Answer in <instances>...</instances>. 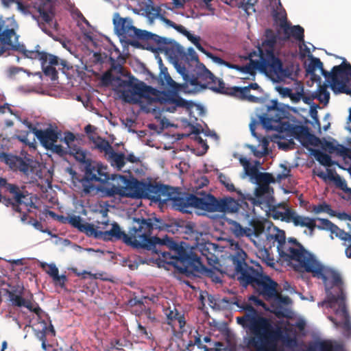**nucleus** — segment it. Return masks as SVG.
<instances>
[{
    "instance_id": "dca6fc26",
    "label": "nucleus",
    "mask_w": 351,
    "mask_h": 351,
    "mask_svg": "<svg viewBox=\"0 0 351 351\" xmlns=\"http://www.w3.org/2000/svg\"><path fill=\"white\" fill-rule=\"evenodd\" d=\"M114 29L119 36L125 38H138L143 41H148L152 38V33L146 30L137 29L132 25L130 19H114Z\"/></svg>"
},
{
    "instance_id": "412c9836",
    "label": "nucleus",
    "mask_w": 351,
    "mask_h": 351,
    "mask_svg": "<svg viewBox=\"0 0 351 351\" xmlns=\"http://www.w3.org/2000/svg\"><path fill=\"white\" fill-rule=\"evenodd\" d=\"M238 195L245 201H250L254 206H264L270 208L274 203L273 188L262 190L261 186H258L255 189L254 197L250 193H243L241 191H238Z\"/></svg>"
},
{
    "instance_id": "58836bf2",
    "label": "nucleus",
    "mask_w": 351,
    "mask_h": 351,
    "mask_svg": "<svg viewBox=\"0 0 351 351\" xmlns=\"http://www.w3.org/2000/svg\"><path fill=\"white\" fill-rule=\"evenodd\" d=\"M258 183V186H261L262 190L272 188L269 184L275 182L276 179L274 178L272 174L269 173H261L259 172L258 176L256 178Z\"/></svg>"
},
{
    "instance_id": "0e129e2a",
    "label": "nucleus",
    "mask_w": 351,
    "mask_h": 351,
    "mask_svg": "<svg viewBox=\"0 0 351 351\" xmlns=\"http://www.w3.org/2000/svg\"><path fill=\"white\" fill-rule=\"evenodd\" d=\"M40 339L42 341L41 347L45 351H51V349H55L51 345L47 344V339L45 332H40Z\"/></svg>"
},
{
    "instance_id": "0eeeda50",
    "label": "nucleus",
    "mask_w": 351,
    "mask_h": 351,
    "mask_svg": "<svg viewBox=\"0 0 351 351\" xmlns=\"http://www.w3.org/2000/svg\"><path fill=\"white\" fill-rule=\"evenodd\" d=\"M129 188L132 191V195L137 197H144L154 202H166L171 200L173 206L177 210L184 213H191V211L185 208V199H189V194L186 193L182 195L176 194L171 186L158 183L156 181L134 180L129 184Z\"/></svg>"
},
{
    "instance_id": "a18cd8bd",
    "label": "nucleus",
    "mask_w": 351,
    "mask_h": 351,
    "mask_svg": "<svg viewBox=\"0 0 351 351\" xmlns=\"http://www.w3.org/2000/svg\"><path fill=\"white\" fill-rule=\"evenodd\" d=\"M328 178L329 180L333 181L335 185L344 192L351 193V189L348 188L346 182L345 180L342 179L339 174H334L332 172L330 171Z\"/></svg>"
},
{
    "instance_id": "1a4fd4ad",
    "label": "nucleus",
    "mask_w": 351,
    "mask_h": 351,
    "mask_svg": "<svg viewBox=\"0 0 351 351\" xmlns=\"http://www.w3.org/2000/svg\"><path fill=\"white\" fill-rule=\"evenodd\" d=\"M276 40L265 38L261 47H258L260 53V70L265 73L274 82H280L285 78H291L293 65L283 66L282 61L274 54Z\"/></svg>"
},
{
    "instance_id": "6e6d98bb",
    "label": "nucleus",
    "mask_w": 351,
    "mask_h": 351,
    "mask_svg": "<svg viewBox=\"0 0 351 351\" xmlns=\"http://www.w3.org/2000/svg\"><path fill=\"white\" fill-rule=\"evenodd\" d=\"M276 90L283 97H291L293 100H299V98H294L291 89L288 87L277 86Z\"/></svg>"
},
{
    "instance_id": "b1692460",
    "label": "nucleus",
    "mask_w": 351,
    "mask_h": 351,
    "mask_svg": "<svg viewBox=\"0 0 351 351\" xmlns=\"http://www.w3.org/2000/svg\"><path fill=\"white\" fill-rule=\"evenodd\" d=\"M280 28L283 30V40H287L293 37L295 40L302 43L306 52L310 53V49L304 45V29L300 25H291L287 20L286 16H283L280 19Z\"/></svg>"
},
{
    "instance_id": "4c0bfd02",
    "label": "nucleus",
    "mask_w": 351,
    "mask_h": 351,
    "mask_svg": "<svg viewBox=\"0 0 351 351\" xmlns=\"http://www.w3.org/2000/svg\"><path fill=\"white\" fill-rule=\"evenodd\" d=\"M89 139L94 143L95 147L106 156L113 148L109 142L99 136H89Z\"/></svg>"
},
{
    "instance_id": "774afa93",
    "label": "nucleus",
    "mask_w": 351,
    "mask_h": 351,
    "mask_svg": "<svg viewBox=\"0 0 351 351\" xmlns=\"http://www.w3.org/2000/svg\"><path fill=\"white\" fill-rule=\"evenodd\" d=\"M22 69L17 66H10L8 70V75L10 77H12L15 75L18 74Z\"/></svg>"
},
{
    "instance_id": "72a5a7b5",
    "label": "nucleus",
    "mask_w": 351,
    "mask_h": 351,
    "mask_svg": "<svg viewBox=\"0 0 351 351\" xmlns=\"http://www.w3.org/2000/svg\"><path fill=\"white\" fill-rule=\"evenodd\" d=\"M159 81L162 86H166L174 91H178L180 88V84L176 83L170 76L167 68L162 64L160 65Z\"/></svg>"
},
{
    "instance_id": "a878e982",
    "label": "nucleus",
    "mask_w": 351,
    "mask_h": 351,
    "mask_svg": "<svg viewBox=\"0 0 351 351\" xmlns=\"http://www.w3.org/2000/svg\"><path fill=\"white\" fill-rule=\"evenodd\" d=\"M211 75L210 79L202 81L199 78L198 79L197 84L191 85L194 86V89L197 90L209 88L217 93L234 96V93H233V87L226 88L223 80L217 78L212 73Z\"/></svg>"
},
{
    "instance_id": "cd10ccee",
    "label": "nucleus",
    "mask_w": 351,
    "mask_h": 351,
    "mask_svg": "<svg viewBox=\"0 0 351 351\" xmlns=\"http://www.w3.org/2000/svg\"><path fill=\"white\" fill-rule=\"evenodd\" d=\"M158 230L165 231L172 234L185 232L187 234L194 233V226L191 223L185 224L184 221L167 223L160 218H157Z\"/></svg>"
},
{
    "instance_id": "c756f323",
    "label": "nucleus",
    "mask_w": 351,
    "mask_h": 351,
    "mask_svg": "<svg viewBox=\"0 0 351 351\" xmlns=\"http://www.w3.org/2000/svg\"><path fill=\"white\" fill-rule=\"evenodd\" d=\"M286 239L285 233L283 230H279L277 228H274L272 232H269L266 233L265 238L263 241H259L258 243V247H268L271 248L275 245V243H277V245H280V243L284 242V240Z\"/></svg>"
},
{
    "instance_id": "3c124183",
    "label": "nucleus",
    "mask_w": 351,
    "mask_h": 351,
    "mask_svg": "<svg viewBox=\"0 0 351 351\" xmlns=\"http://www.w3.org/2000/svg\"><path fill=\"white\" fill-rule=\"evenodd\" d=\"M220 182L225 186L226 189L230 192H237L238 194V191H240L239 190H237L234 187V185L228 178H227L223 174H220L219 176Z\"/></svg>"
},
{
    "instance_id": "e433bc0d",
    "label": "nucleus",
    "mask_w": 351,
    "mask_h": 351,
    "mask_svg": "<svg viewBox=\"0 0 351 351\" xmlns=\"http://www.w3.org/2000/svg\"><path fill=\"white\" fill-rule=\"evenodd\" d=\"M106 157L110 165L118 170H121L125 164V154L123 153H117L113 149Z\"/></svg>"
},
{
    "instance_id": "9b49d317",
    "label": "nucleus",
    "mask_w": 351,
    "mask_h": 351,
    "mask_svg": "<svg viewBox=\"0 0 351 351\" xmlns=\"http://www.w3.org/2000/svg\"><path fill=\"white\" fill-rule=\"evenodd\" d=\"M319 69L322 75L330 83L332 89L337 87L343 88L351 78V64L344 59L343 62L332 67L330 72L325 70L323 63L318 58L310 56V62L306 68V72L315 81H320L321 77L315 74L316 69Z\"/></svg>"
},
{
    "instance_id": "ddd939ff",
    "label": "nucleus",
    "mask_w": 351,
    "mask_h": 351,
    "mask_svg": "<svg viewBox=\"0 0 351 351\" xmlns=\"http://www.w3.org/2000/svg\"><path fill=\"white\" fill-rule=\"evenodd\" d=\"M18 28L14 17L3 19L0 16V56L9 50L19 53L23 49L25 45L19 42Z\"/></svg>"
},
{
    "instance_id": "473e14b6",
    "label": "nucleus",
    "mask_w": 351,
    "mask_h": 351,
    "mask_svg": "<svg viewBox=\"0 0 351 351\" xmlns=\"http://www.w3.org/2000/svg\"><path fill=\"white\" fill-rule=\"evenodd\" d=\"M269 208L270 215L274 219H280L282 221L289 223V219L293 210L289 208L285 203H280L277 206H271Z\"/></svg>"
},
{
    "instance_id": "6e6552de",
    "label": "nucleus",
    "mask_w": 351,
    "mask_h": 351,
    "mask_svg": "<svg viewBox=\"0 0 351 351\" xmlns=\"http://www.w3.org/2000/svg\"><path fill=\"white\" fill-rule=\"evenodd\" d=\"M306 271L311 273L313 276L321 278L325 286L326 300L321 304L328 308H335L337 303L346 301L343 290V282L339 273L334 270H325L323 266L314 258Z\"/></svg>"
},
{
    "instance_id": "f257e3e1",
    "label": "nucleus",
    "mask_w": 351,
    "mask_h": 351,
    "mask_svg": "<svg viewBox=\"0 0 351 351\" xmlns=\"http://www.w3.org/2000/svg\"><path fill=\"white\" fill-rule=\"evenodd\" d=\"M157 217H134L128 233L122 230L118 223L114 221L108 230V241H121L127 246L136 250L155 251L157 245H166L178 255L182 247L168 236L160 238L154 232L158 230Z\"/></svg>"
},
{
    "instance_id": "4468645a",
    "label": "nucleus",
    "mask_w": 351,
    "mask_h": 351,
    "mask_svg": "<svg viewBox=\"0 0 351 351\" xmlns=\"http://www.w3.org/2000/svg\"><path fill=\"white\" fill-rule=\"evenodd\" d=\"M294 244L297 245V247H293L291 243L286 242L285 239L283 243L277 245L279 256L285 261H297L300 267L306 271L315 257L306 251L296 239H294Z\"/></svg>"
},
{
    "instance_id": "c03bdc74",
    "label": "nucleus",
    "mask_w": 351,
    "mask_h": 351,
    "mask_svg": "<svg viewBox=\"0 0 351 351\" xmlns=\"http://www.w3.org/2000/svg\"><path fill=\"white\" fill-rule=\"evenodd\" d=\"M311 154L321 165L326 167L332 165V159L328 154L319 149H311Z\"/></svg>"
},
{
    "instance_id": "c9c22d12",
    "label": "nucleus",
    "mask_w": 351,
    "mask_h": 351,
    "mask_svg": "<svg viewBox=\"0 0 351 351\" xmlns=\"http://www.w3.org/2000/svg\"><path fill=\"white\" fill-rule=\"evenodd\" d=\"M190 340L186 345V350L188 351H191V348L194 346H197L198 348L203 349L204 351H217V350L215 348H209L206 346L202 344L201 340V335L199 334L197 330H195L194 332H190Z\"/></svg>"
},
{
    "instance_id": "603ef678",
    "label": "nucleus",
    "mask_w": 351,
    "mask_h": 351,
    "mask_svg": "<svg viewBox=\"0 0 351 351\" xmlns=\"http://www.w3.org/2000/svg\"><path fill=\"white\" fill-rule=\"evenodd\" d=\"M186 37L188 38L189 40H190L195 47L196 48L201 52L206 53V51L204 48L200 44V37L194 36L190 32H189Z\"/></svg>"
},
{
    "instance_id": "09e8293b",
    "label": "nucleus",
    "mask_w": 351,
    "mask_h": 351,
    "mask_svg": "<svg viewBox=\"0 0 351 351\" xmlns=\"http://www.w3.org/2000/svg\"><path fill=\"white\" fill-rule=\"evenodd\" d=\"M162 21L167 25L169 27H173L176 30H177L178 32L181 33L184 36H186V34L189 32L187 31L185 27L181 25H177L173 21H171L170 19H168L165 17L162 16L161 17Z\"/></svg>"
},
{
    "instance_id": "052dcab7",
    "label": "nucleus",
    "mask_w": 351,
    "mask_h": 351,
    "mask_svg": "<svg viewBox=\"0 0 351 351\" xmlns=\"http://www.w3.org/2000/svg\"><path fill=\"white\" fill-rule=\"evenodd\" d=\"M245 171V173L252 177L254 178L255 179L258 176V174L259 173V171L258 169L255 167L250 164L246 167L244 168Z\"/></svg>"
},
{
    "instance_id": "bf43d9fd",
    "label": "nucleus",
    "mask_w": 351,
    "mask_h": 351,
    "mask_svg": "<svg viewBox=\"0 0 351 351\" xmlns=\"http://www.w3.org/2000/svg\"><path fill=\"white\" fill-rule=\"evenodd\" d=\"M171 102L172 104H176L179 107H184L186 108H189L191 107V104L188 101L180 97H173L171 99Z\"/></svg>"
},
{
    "instance_id": "aec40b11",
    "label": "nucleus",
    "mask_w": 351,
    "mask_h": 351,
    "mask_svg": "<svg viewBox=\"0 0 351 351\" xmlns=\"http://www.w3.org/2000/svg\"><path fill=\"white\" fill-rule=\"evenodd\" d=\"M280 130L281 131L289 133L304 146L308 145H317V142L319 141L317 137L309 132L308 128L306 126L293 125L287 121L282 124Z\"/></svg>"
},
{
    "instance_id": "2f4dec72",
    "label": "nucleus",
    "mask_w": 351,
    "mask_h": 351,
    "mask_svg": "<svg viewBox=\"0 0 351 351\" xmlns=\"http://www.w3.org/2000/svg\"><path fill=\"white\" fill-rule=\"evenodd\" d=\"M251 89L262 90L257 83H251L248 86L244 87L234 86L233 93H234V96L241 99H245L252 103H258L261 99L250 95V91Z\"/></svg>"
},
{
    "instance_id": "423d86ee",
    "label": "nucleus",
    "mask_w": 351,
    "mask_h": 351,
    "mask_svg": "<svg viewBox=\"0 0 351 351\" xmlns=\"http://www.w3.org/2000/svg\"><path fill=\"white\" fill-rule=\"evenodd\" d=\"M112 70H117L119 73H121L122 66L113 64L110 69L103 74L101 82L106 86L111 84L113 82H117L118 86L122 88L121 95L125 102L141 104V99H145L147 104H152L159 100L158 91L156 88L147 86L132 75L129 76L128 80H123L119 76L114 75Z\"/></svg>"
},
{
    "instance_id": "ea45409f",
    "label": "nucleus",
    "mask_w": 351,
    "mask_h": 351,
    "mask_svg": "<svg viewBox=\"0 0 351 351\" xmlns=\"http://www.w3.org/2000/svg\"><path fill=\"white\" fill-rule=\"evenodd\" d=\"M230 225V230L232 233L237 237H247V232H250V228H243L239 223L234 220H229L228 221Z\"/></svg>"
},
{
    "instance_id": "f704fd0d",
    "label": "nucleus",
    "mask_w": 351,
    "mask_h": 351,
    "mask_svg": "<svg viewBox=\"0 0 351 351\" xmlns=\"http://www.w3.org/2000/svg\"><path fill=\"white\" fill-rule=\"evenodd\" d=\"M165 315L168 320V324H173V322H177L179 328L181 331L184 330L186 321L184 314L180 313L175 307L173 309L167 308L165 310Z\"/></svg>"
},
{
    "instance_id": "680f3d73",
    "label": "nucleus",
    "mask_w": 351,
    "mask_h": 351,
    "mask_svg": "<svg viewBox=\"0 0 351 351\" xmlns=\"http://www.w3.org/2000/svg\"><path fill=\"white\" fill-rule=\"evenodd\" d=\"M263 261L265 262L267 265L270 267H274L275 265V259L270 256V254L268 252L267 250H265L263 254Z\"/></svg>"
},
{
    "instance_id": "de8ad7c7",
    "label": "nucleus",
    "mask_w": 351,
    "mask_h": 351,
    "mask_svg": "<svg viewBox=\"0 0 351 351\" xmlns=\"http://www.w3.org/2000/svg\"><path fill=\"white\" fill-rule=\"evenodd\" d=\"M75 136L73 133L71 132H64V136L63 138H61V141H63L66 145V148H64L66 150H70L72 147H74L75 142Z\"/></svg>"
},
{
    "instance_id": "39448f33",
    "label": "nucleus",
    "mask_w": 351,
    "mask_h": 351,
    "mask_svg": "<svg viewBox=\"0 0 351 351\" xmlns=\"http://www.w3.org/2000/svg\"><path fill=\"white\" fill-rule=\"evenodd\" d=\"M202 180L197 186L193 188L192 193L189 194V199H185V208H188L189 210L191 211L192 208H196L208 213H236L243 209L244 211L241 212V214L250 217L252 210L245 200L239 197V200L229 196L217 198L203 189V186L208 183V180L207 178Z\"/></svg>"
},
{
    "instance_id": "4be33fe9",
    "label": "nucleus",
    "mask_w": 351,
    "mask_h": 351,
    "mask_svg": "<svg viewBox=\"0 0 351 351\" xmlns=\"http://www.w3.org/2000/svg\"><path fill=\"white\" fill-rule=\"evenodd\" d=\"M3 158L5 164L14 171H20L27 176L34 173V167L32 165V160L29 158H23L5 153L3 154Z\"/></svg>"
},
{
    "instance_id": "5701e85b",
    "label": "nucleus",
    "mask_w": 351,
    "mask_h": 351,
    "mask_svg": "<svg viewBox=\"0 0 351 351\" xmlns=\"http://www.w3.org/2000/svg\"><path fill=\"white\" fill-rule=\"evenodd\" d=\"M10 194L13 200L16 202V204L13 205V210L17 213H21L20 206H25L29 210L30 208H37V206L33 202L32 196L29 193L24 187L20 188L17 186L10 187Z\"/></svg>"
},
{
    "instance_id": "c85d7f7f",
    "label": "nucleus",
    "mask_w": 351,
    "mask_h": 351,
    "mask_svg": "<svg viewBox=\"0 0 351 351\" xmlns=\"http://www.w3.org/2000/svg\"><path fill=\"white\" fill-rule=\"evenodd\" d=\"M252 215V214L250 215ZM247 221H249V224L251 226L250 228V232H247V237L250 238L255 244L256 247H258V243L259 241H263L264 238L263 236H265V227L263 222L260 221L256 217L250 216V217H245Z\"/></svg>"
},
{
    "instance_id": "e2e57ef3",
    "label": "nucleus",
    "mask_w": 351,
    "mask_h": 351,
    "mask_svg": "<svg viewBox=\"0 0 351 351\" xmlns=\"http://www.w3.org/2000/svg\"><path fill=\"white\" fill-rule=\"evenodd\" d=\"M248 301L252 302L256 306H262L264 308H266L265 303L263 300H260L258 298V297H257L256 295H250L248 298Z\"/></svg>"
},
{
    "instance_id": "7ed1b4c3",
    "label": "nucleus",
    "mask_w": 351,
    "mask_h": 351,
    "mask_svg": "<svg viewBox=\"0 0 351 351\" xmlns=\"http://www.w3.org/2000/svg\"><path fill=\"white\" fill-rule=\"evenodd\" d=\"M149 42L155 43L157 49L165 53L172 60L177 71L182 76L186 84H197L202 81L210 79L211 72L201 63L195 51L190 47L187 52L177 42L152 34Z\"/></svg>"
},
{
    "instance_id": "79ce46f5",
    "label": "nucleus",
    "mask_w": 351,
    "mask_h": 351,
    "mask_svg": "<svg viewBox=\"0 0 351 351\" xmlns=\"http://www.w3.org/2000/svg\"><path fill=\"white\" fill-rule=\"evenodd\" d=\"M311 212L315 215L326 213L330 217L336 215L335 210H332L330 205L326 202H322L317 205H312Z\"/></svg>"
},
{
    "instance_id": "7c9ffc66",
    "label": "nucleus",
    "mask_w": 351,
    "mask_h": 351,
    "mask_svg": "<svg viewBox=\"0 0 351 351\" xmlns=\"http://www.w3.org/2000/svg\"><path fill=\"white\" fill-rule=\"evenodd\" d=\"M292 222L295 226L306 227L309 230L310 235L313 236L316 228V219L308 216L300 215L293 210L289 219V223Z\"/></svg>"
},
{
    "instance_id": "a211bd4d",
    "label": "nucleus",
    "mask_w": 351,
    "mask_h": 351,
    "mask_svg": "<svg viewBox=\"0 0 351 351\" xmlns=\"http://www.w3.org/2000/svg\"><path fill=\"white\" fill-rule=\"evenodd\" d=\"M286 117L287 111L278 106L276 100H271V104L267 106L266 112L260 116L259 119L264 128L271 130L276 123L282 127V124L287 122L283 121Z\"/></svg>"
},
{
    "instance_id": "a19ab883",
    "label": "nucleus",
    "mask_w": 351,
    "mask_h": 351,
    "mask_svg": "<svg viewBox=\"0 0 351 351\" xmlns=\"http://www.w3.org/2000/svg\"><path fill=\"white\" fill-rule=\"evenodd\" d=\"M327 88L328 85L326 84H319L317 91L313 95V98L317 99L322 104H328L330 99V93Z\"/></svg>"
},
{
    "instance_id": "6ab92c4d",
    "label": "nucleus",
    "mask_w": 351,
    "mask_h": 351,
    "mask_svg": "<svg viewBox=\"0 0 351 351\" xmlns=\"http://www.w3.org/2000/svg\"><path fill=\"white\" fill-rule=\"evenodd\" d=\"M8 300L12 306L25 307L29 311L35 313L39 315L42 310L36 305L34 306L32 302V297L27 298L25 297V289L23 286L19 285L11 287L10 290H6Z\"/></svg>"
},
{
    "instance_id": "bb28decb",
    "label": "nucleus",
    "mask_w": 351,
    "mask_h": 351,
    "mask_svg": "<svg viewBox=\"0 0 351 351\" xmlns=\"http://www.w3.org/2000/svg\"><path fill=\"white\" fill-rule=\"evenodd\" d=\"M332 308L335 310V314L341 318V323L337 322L336 319L331 316L328 317V319L336 327L341 326L343 330V335L346 337H350L351 336V321L346 308V301L337 303L335 308Z\"/></svg>"
},
{
    "instance_id": "393cba45",
    "label": "nucleus",
    "mask_w": 351,
    "mask_h": 351,
    "mask_svg": "<svg viewBox=\"0 0 351 351\" xmlns=\"http://www.w3.org/2000/svg\"><path fill=\"white\" fill-rule=\"evenodd\" d=\"M38 12L43 22H38L40 29L47 34L50 35V30L46 27V24L50 25L55 16V6L51 0H40L38 5Z\"/></svg>"
},
{
    "instance_id": "8fccbe9b",
    "label": "nucleus",
    "mask_w": 351,
    "mask_h": 351,
    "mask_svg": "<svg viewBox=\"0 0 351 351\" xmlns=\"http://www.w3.org/2000/svg\"><path fill=\"white\" fill-rule=\"evenodd\" d=\"M315 219L319 222V223L317 225L316 228L330 232L334 224L332 221L328 219L324 218H316Z\"/></svg>"
},
{
    "instance_id": "20e7f679",
    "label": "nucleus",
    "mask_w": 351,
    "mask_h": 351,
    "mask_svg": "<svg viewBox=\"0 0 351 351\" xmlns=\"http://www.w3.org/2000/svg\"><path fill=\"white\" fill-rule=\"evenodd\" d=\"M119 181L125 183V176L110 174L108 167L95 160H88L84 166V176L80 180L82 191L84 195L111 197L122 195L123 186Z\"/></svg>"
},
{
    "instance_id": "f3484780",
    "label": "nucleus",
    "mask_w": 351,
    "mask_h": 351,
    "mask_svg": "<svg viewBox=\"0 0 351 351\" xmlns=\"http://www.w3.org/2000/svg\"><path fill=\"white\" fill-rule=\"evenodd\" d=\"M32 132L47 149L51 150L60 156L66 154V150L61 145L55 144L59 138V133L56 130L50 128L45 130L34 128Z\"/></svg>"
},
{
    "instance_id": "864d4df0",
    "label": "nucleus",
    "mask_w": 351,
    "mask_h": 351,
    "mask_svg": "<svg viewBox=\"0 0 351 351\" xmlns=\"http://www.w3.org/2000/svg\"><path fill=\"white\" fill-rule=\"evenodd\" d=\"M41 267L51 278H52L59 271L58 268L56 267L55 264L53 263H42Z\"/></svg>"
},
{
    "instance_id": "5fc2aeb1",
    "label": "nucleus",
    "mask_w": 351,
    "mask_h": 351,
    "mask_svg": "<svg viewBox=\"0 0 351 351\" xmlns=\"http://www.w3.org/2000/svg\"><path fill=\"white\" fill-rule=\"evenodd\" d=\"M280 167L282 168V171L276 175V180L281 181L289 178L291 172V169L289 167H287L285 165L281 164Z\"/></svg>"
},
{
    "instance_id": "4d7b16f0",
    "label": "nucleus",
    "mask_w": 351,
    "mask_h": 351,
    "mask_svg": "<svg viewBox=\"0 0 351 351\" xmlns=\"http://www.w3.org/2000/svg\"><path fill=\"white\" fill-rule=\"evenodd\" d=\"M51 278L56 285H58L62 288L65 286V283L67 281L66 276L64 274L59 275V272L54 275Z\"/></svg>"
},
{
    "instance_id": "37998d69",
    "label": "nucleus",
    "mask_w": 351,
    "mask_h": 351,
    "mask_svg": "<svg viewBox=\"0 0 351 351\" xmlns=\"http://www.w3.org/2000/svg\"><path fill=\"white\" fill-rule=\"evenodd\" d=\"M66 154L73 156L76 160L84 163V166L86 165V162L89 160L86 158V152L77 145H75L70 150H66Z\"/></svg>"
},
{
    "instance_id": "13d9d810",
    "label": "nucleus",
    "mask_w": 351,
    "mask_h": 351,
    "mask_svg": "<svg viewBox=\"0 0 351 351\" xmlns=\"http://www.w3.org/2000/svg\"><path fill=\"white\" fill-rule=\"evenodd\" d=\"M149 299L147 297H145L144 298H138L136 297L132 298L129 303L131 306H138L141 311L146 310V306L144 304V300Z\"/></svg>"
},
{
    "instance_id": "f03ea898",
    "label": "nucleus",
    "mask_w": 351,
    "mask_h": 351,
    "mask_svg": "<svg viewBox=\"0 0 351 351\" xmlns=\"http://www.w3.org/2000/svg\"><path fill=\"white\" fill-rule=\"evenodd\" d=\"M247 254L243 250H239L236 254L225 260L223 271L232 278L237 279L244 287L251 285L256 293L263 296L265 300H271L280 297L277 291L278 283L269 276L263 273L262 267H256L246 263Z\"/></svg>"
},
{
    "instance_id": "2eb2a0df",
    "label": "nucleus",
    "mask_w": 351,
    "mask_h": 351,
    "mask_svg": "<svg viewBox=\"0 0 351 351\" xmlns=\"http://www.w3.org/2000/svg\"><path fill=\"white\" fill-rule=\"evenodd\" d=\"M40 46L37 45L33 50H28L25 45L19 52L24 58L32 60H39L42 66L43 71L46 76L50 77L51 80L58 79V71L54 66L59 64V58L52 54L45 51H40Z\"/></svg>"
},
{
    "instance_id": "9d476101",
    "label": "nucleus",
    "mask_w": 351,
    "mask_h": 351,
    "mask_svg": "<svg viewBox=\"0 0 351 351\" xmlns=\"http://www.w3.org/2000/svg\"><path fill=\"white\" fill-rule=\"evenodd\" d=\"M239 250L241 249L237 247V250L233 254L223 258L220 262L217 261L216 263L219 265V267L214 266L213 269L206 268L201 261L199 256L195 253L188 252L183 247L180 249V252H178V255H175V257L182 264L183 268L181 269L183 272L194 276H197L200 274H204L215 283H222L221 278L223 274H226L231 278L227 273L223 271L222 265L226 259L234 255Z\"/></svg>"
},
{
    "instance_id": "338daca9",
    "label": "nucleus",
    "mask_w": 351,
    "mask_h": 351,
    "mask_svg": "<svg viewBox=\"0 0 351 351\" xmlns=\"http://www.w3.org/2000/svg\"><path fill=\"white\" fill-rule=\"evenodd\" d=\"M11 186H17V185L8 183L5 178H0V187L5 188L10 193V189Z\"/></svg>"
},
{
    "instance_id": "f8f14e48",
    "label": "nucleus",
    "mask_w": 351,
    "mask_h": 351,
    "mask_svg": "<svg viewBox=\"0 0 351 351\" xmlns=\"http://www.w3.org/2000/svg\"><path fill=\"white\" fill-rule=\"evenodd\" d=\"M63 223H68L77 228L81 232L86 234L89 237L108 241L110 221L107 217L106 211L103 212V219L96 221V225L84 221L80 216L72 215L68 217H60Z\"/></svg>"
},
{
    "instance_id": "69168bd1",
    "label": "nucleus",
    "mask_w": 351,
    "mask_h": 351,
    "mask_svg": "<svg viewBox=\"0 0 351 351\" xmlns=\"http://www.w3.org/2000/svg\"><path fill=\"white\" fill-rule=\"evenodd\" d=\"M319 351H334L332 344L325 341L319 343Z\"/></svg>"
},
{
    "instance_id": "49530a36",
    "label": "nucleus",
    "mask_w": 351,
    "mask_h": 351,
    "mask_svg": "<svg viewBox=\"0 0 351 351\" xmlns=\"http://www.w3.org/2000/svg\"><path fill=\"white\" fill-rule=\"evenodd\" d=\"M260 69V61H254L252 60H250V62L246 65L243 66H238L239 71H241L243 73L250 74L251 75H254L256 69Z\"/></svg>"
}]
</instances>
